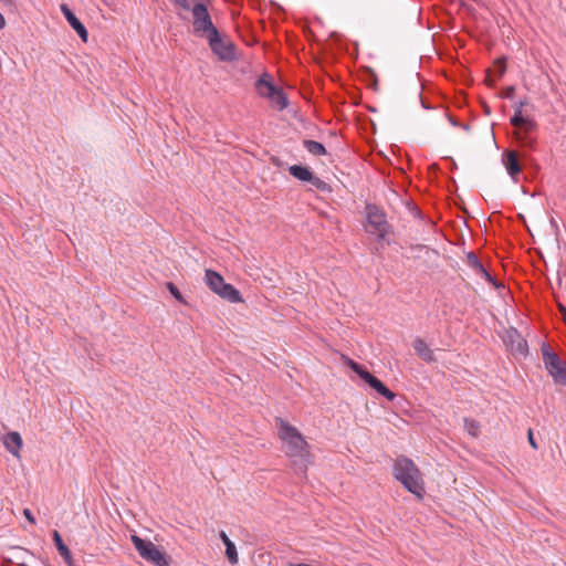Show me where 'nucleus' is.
Masks as SVG:
<instances>
[{"label": "nucleus", "instance_id": "f257e3e1", "mask_svg": "<svg viewBox=\"0 0 566 566\" xmlns=\"http://www.w3.org/2000/svg\"><path fill=\"white\" fill-rule=\"evenodd\" d=\"M392 473L403 488L417 497L421 499L424 493L421 473L416 463L406 455H399L392 465Z\"/></svg>", "mask_w": 566, "mask_h": 566}, {"label": "nucleus", "instance_id": "f03ea898", "mask_svg": "<svg viewBox=\"0 0 566 566\" xmlns=\"http://www.w3.org/2000/svg\"><path fill=\"white\" fill-rule=\"evenodd\" d=\"M528 105L527 98L521 99L514 104V114L510 119L511 125L515 128L514 138L516 143L527 149H533L535 146V138L532 133L536 129V122L523 114V107Z\"/></svg>", "mask_w": 566, "mask_h": 566}, {"label": "nucleus", "instance_id": "7ed1b4c3", "mask_svg": "<svg viewBox=\"0 0 566 566\" xmlns=\"http://www.w3.org/2000/svg\"><path fill=\"white\" fill-rule=\"evenodd\" d=\"M279 437L286 446V454L291 458H298L305 460L308 455V443L298 429L287 421L277 418Z\"/></svg>", "mask_w": 566, "mask_h": 566}, {"label": "nucleus", "instance_id": "20e7f679", "mask_svg": "<svg viewBox=\"0 0 566 566\" xmlns=\"http://www.w3.org/2000/svg\"><path fill=\"white\" fill-rule=\"evenodd\" d=\"M366 231L375 235L378 241L385 240L390 232L391 226L387 221V216L381 208L376 205L367 203L365 207Z\"/></svg>", "mask_w": 566, "mask_h": 566}, {"label": "nucleus", "instance_id": "39448f33", "mask_svg": "<svg viewBox=\"0 0 566 566\" xmlns=\"http://www.w3.org/2000/svg\"><path fill=\"white\" fill-rule=\"evenodd\" d=\"M130 539L142 558L155 566H169L166 553L159 549L153 542L145 541L137 535H132Z\"/></svg>", "mask_w": 566, "mask_h": 566}, {"label": "nucleus", "instance_id": "423d86ee", "mask_svg": "<svg viewBox=\"0 0 566 566\" xmlns=\"http://www.w3.org/2000/svg\"><path fill=\"white\" fill-rule=\"evenodd\" d=\"M193 32L200 36H208L218 29L214 27L208 8L205 3H195L192 7Z\"/></svg>", "mask_w": 566, "mask_h": 566}, {"label": "nucleus", "instance_id": "0eeeda50", "mask_svg": "<svg viewBox=\"0 0 566 566\" xmlns=\"http://www.w3.org/2000/svg\"><path fill=\"white\" fill-rule=\"evenodd\" d=\"M542 355L548 374L556 382L566 386V365L563 364L559 356L552 352L549 346L546 344H543L542 346Z\"/></svg>", "mask_w": 566, "mask_h": 566}, {"label": "nucleus", "instance_id": "6e6552de", "mask_svg": "<svg viewBox=\"0 0 566 566\" xmlns=\"http://www.w3.org/2000/svg\"><path fill=\"white\" fill-rule=\"evenodd\" d=\"M289 172L295 179L302 182H308L313 188L322 192H331V186L314 175L310 167L303 165H292L289 167Z\"/></svg>", "mask_w": 566, "mask_h": 566}, {"label": "nucleus", "instance_id": "1a4fd4ad", "mask_svg": "<svg viewBox=\"0 0 566 566\" xmlns=\"http://www.w3.org/2000/svg\"><path fill=\"white\" fill-rule=\"evenodd\" d=\"M207 40L211 51L219 60L230 62L235 59V45L230 41H224L219 30L208 35Z\"/></svg>", "mask_w": 566, "mask_h": 566}, {"label": "nucleus", "instance_id": "9d476101", "mask_svg": "<svg viewBox=\"0 0 566 566\" xmlns=\"http://www.w3.org/2000/svg\"><path fill=\"white\" fill-rule=\"evenodd\" d=\"M61 11L71 25V28L77 33L83 42H87L88 32L85 25L80 21L75 13L67 7V4H61Z\"/></svg>", "mask_w": 566, "mask_h": 566}, {"label": "nucleus", "instance_id": "9b49d317", "mask_svg": "<svg viewBox=\"0 0 566 566\" xmlns=\"http://www.w3.org/2000/svg\"><path fill=\"white\" fill-rule=\"evenodd\" d=\"M467 264L476 273H479L482 277H484L489 283L493 284L495 287L502 286L484 268V265L481 263V261L479 260L474 252L467 253Z\"/></svg>", "mask_w": 566, "mask_h": 566}, {"label": "nucleus", "instance_id": "f8f14e48", "mask_svg": "<svg viewBox=\"0 0 566 566\" xmlns=\"http://www.w3.org/2000/svg\"><path fill=\"white\" fill-rule=\"evenodd\" d=\"M364 381L369 385L375 391L384 396L387 400L392 401L396 398V394L391 391L380 379L370 373H365Z\"/></svg>", "mask_w": 566, "mask_h": 566}, {"label": "nucleus", "instance_id": "ddd939ff", "mask_svg": "<svg viewBox=\"0 0 566 566\" xmlns=\"http://www.w3.org/2000/svg\"><path fill=\"white\" fill-rule=\"evenodd\" d=\"M413 349L417 354V356L422 359L423 361L431 364L436 363L437 358L434 356V352L428 346V344L420 337H417L413 340Z\"/></svg>", "mask_w": 566, "mask_h": 566}, {"label": "nucleus", "instance_id": "4468645a", "mask_svg": "<svg viewBox=\"0 0 566 566\" xmlns=\"http://www.w3.org/2000/svg\"><path fill=\"white\" fill-rule=\"evenodd\" d=\"M255 90L260 96L269 99V97L277 90V86H275L270 76L264 73L256 80Z\"/></svg>", "mask_w": 566, "mask_h": 566}, {"label": "nucleus", "instance_id": "2eb2a0df", "mask_svg": "<svg viewBox=\"0 0 566 566\" xmlns=\"http://www.w3.org/2000/svg\"><path fill=\"white\" fill-rule=\"evenodd\" d=\"M220 539L226 546V556L231 565L238 564L239 557L235 544L229 538L224 531L219 534Z\"/></svg>", "mask_w": 566, "mask_h": 566}, {"label": "nucleus", "instance_id": "dca6fc26", "mask_svg": "<svg viewBox=\"0 0 566 566\" xmlns=\"http://www.w3.org/2000/svg\"><path fill=\"white\" fill-rule=\"evenodd\" d=\"M205 281L209 289L216 294H218V291H220L226 283L223 276L213 270L206 271Z\"/></svg>", "mask_w": 566, "mask_h": 566}, {"label": "nucleus", "instance_id": "f3484780", "mask_svg": "<svg viewBox=\"0 0 566 566\" xmlns=\"http://www.w3.org/2000/svg\"><path fill=\"white\" fill-rule=\"evenodd\" d=\"M4 446L11 454L19 455V450L22 447V438L20 433L15 431L7 433L4 437Z\"/></svg>", "mask_w": 566, "mask_h": 566}, {"label": "nucleus", "instance_id": "a211bd4d", "mask_svg": "<svg viewBox=\"0 0 566 566\" xmlns=\"http://www.w3.org/2000/svg\"><path fill=\"white\" fill-rule=\"evenodd\" d=\"M52 537H53L54 545H55L57 552L60 553V555L63 557V559L65 560V563L69 566H72L73 558H72L71 551L64 544L61 534L57 531H53Z\"/></svg>", "mask_w": 566, "mask_h": 566}, {"label": "nucleus", "instance_id": "6ab92c4d", "mask_svg": "<svg viewBox=\"0 0 566 566\" xmlns=\"http://www.w3.org/2000/svg\"><path fill=\"white\" fill-rule=\"evenodd\" d=\"M218 295L230 303H239L242 302V296L239 290H237L232 284L224 283L222 289L218 291Z\"/></svg>", "mask_w": 566, "mask_h": 566}, {"label": "nucleus", "instance_id": "aec40b11", "mask_svg": "<svg viewBox=\"0 0 566 566\" xmlns=\"http://www.w3.org/2000/svg\"><path fill=\"white\" fill-rule=\"evenodd\" d=\"M504 165H505V168H506L507 174H509L513 179H515V177H516V176L520 174V171H521V166H520V163H518V158H517L516 153H514V151L506 153V154H505V157H504Z\"/></svg>", "mask_w": 566, "mask_h": 566}, {"label": "nucleus", "instance_id": "412c9836", "mask_svg": "<svg viewBox=\"0 0 566 566\" xmlns=\"http://www.w3.org/2000/svg\"><path fill=\"white\" fill-rule=\"evenodd\" d=\"M303 147L314 156H324L326 155V148L322 143L312 139H304Z\"/></svg>", "mask_w": 566, "mask_h": 566}, {"label": "nucleus", "instance_id": "4be33fe9", "mask_svg": "<svg viewBox=\"0 0 566 566\" xmlns=\"http://www.w3.org/2000/svg\"><path fill=\"white\" fill-rule=\"evenodd\" d=\"M270 102L277 109L282 111L287 107L289 99L285 93L277 87V90L269 97Z\"/></svg>", "mask_w": 566, "mask_h": 566}, {"label": "nucleus", "instance_id": "5701e85b", "mask_svg": "<svg viewBox=\"0 0 566 566\" xmlns=\"http://www.w3.org/2000/svg\"><path fill=\"white\" fill-rule=\"evenodd\" d=\"M347 366L354 371L363 380L365 378V373H369L364 366H361L360 364L356 363L355 360L350 359V358H347Z\"/></svg>", "mask_w": 566, "mask_h": 566}, {"label": "nucleus", "instance_id": "b1692460", "mask_svg": "<svg viewBox=\"0 0 566 566\" xmlns=\"http://www.w3.org/2000/svg\"><path fill=\"white\" fill-rule=\"evenodd\" d=\"M347 366L354 371L363 380L365 378V373H369L364 366H361L360 364L356 363L355 360L350 359V358H347Z\"/></svg>", "mask_w": 566, "mask_h": 566}, {"label": "nucleus", "instance_id": "393cba45", "mask_svg": "<svg viewBox=\"0 0 566 566\" xmlns=\"http://www.w3.org/2000/svg\"><path fill=\"white\" fill-rule=\"evenodd\" d=\"M464 424H465V428L468 430V432L475 437L478 436V431H479V422L473 420V419H469V418H464Z\"/></svg>", "mask_w": 566, "mask_h": 566}, {"label": "nucleus", "instance_id": "a878e982", "mask_svg": "<svg viewBox=\"0 0 566 566\" xmlns=\"http://www.w3.org/2000/svg\"><path fill=\"white\" fill-rule=\"evenodd\" d=\"M172 2L184 10H191L195 3H203L202 0H172Z\"/></svg>", "mask_w": 566, "mask_h": 566}, {"label": "nucleus", "instance_id": "bb28decb", "mask_svg": "<svg viewBox=\"0 0 566 566\" xmlns=\"http://www.w3.org/2000/svg\"><path fill=\"white\" fill-rule=\"evenodd\" d=\"M367 76H368V80H367L368 87H370L371 90L377 92L378 91V77H377L376 73L371 69H368Z\"/></svg>", "mask_w": 566, "mask_h": 566}, {"label": "nucleus", "instance_id": "cd10ccee", "mask_svg": "<svg viewBox=\"0 0 566 566\" xmlns=\"http://www.w3.org/2000/svg\"><path fill=\"white\" fill-rule=\"evenodd\" d=\"M167 289H168V291L170 292V294H171V295H172L177 301H179V302H184V300H182V295H181L180 291L178 290V287H177L174 283H171V282L167 283Z\"/></svg>", "mask_w": 566, "mask_h": 566}, {"label": "nucleus", "instance_id": "c85d7f7f", "mask_svg": "<svg viewBox=\"0 0 566 566\" xmlns=\"http://www.w3.org/2000/svg\"><path fill=\"white\" fill-rule=\"evenodd\" d=\"M517 344L515 347V350L522 355H525L527 353V344L526 340H524L520 335H517Z\"/></svg>", "mask_w": 566, "mask_h": 566}, {"label": "nucleus", "instance_id": "c756f323", "mask_svg": "<svg viewBox=\"0 0 566 566\" xmlns=\"http://www.w3.org/2000/svg\"><path fill=\"white\" fill-rule=\"evenodd\" d=\"M514 95H515V86L512 85V86H507L504 90V92L502 94V97L507 98V99H512L514 97Z\"/></svg>", "mask_w": 566, "mask_h": 566}, {"label": "nucleus", "instance_id": "7c9ffc66", "mask_svg": "<svg viewBox=\"0 0 566 566\" xmlns=\"http://www.w3.org/2000/svg\"><path fill=\"white\" fill-rule=\"evenodd\" d=\"M495 66L497 67L499 76H502L505 73L506 66H505V60H497L495 63Z\"/></svg>", "mask_w": 566, "mask_h": 566}, {"label": "nucleus", "instance_id": "2f4dec72", "mask_svg": "<svg viewBox=\"0 0 566 566\" xmlns=\"http://www.w3.org/2000/svg\"><path fill=\"white\" fill-rule=\"evenodd\" d=\"M527 439H528V442L531 444V447L534 449V450H537L538 449V446H537V442L534 438V434H533V431L532 429H528V432H527Z\"/></svg>", "mask_w": 566, "mask_h": 566}, {"label": "nucleus", "instance_id": "473e14b6", "mask_svg": "<svg viewBox=\"0 0 566 566\" xmlns=\"http://www.w3.org/2000/svg\"><path fill=\"white\" fill-rule=\"evenodd\" d=\"M23 515L24 517L31 523V524H35L36 521H35V517L33 515V513L31 512V510L29 509H24L23 510Z\"/></svg>", "mask_w": 566, "mask_h": 566}, {"label": "nucleus", "instance_id": "72a5a7b5", "mask_svg": "<svg viewBox=\"0 0 566 566\" xmlns=\"http://www.w3.org/2000/svg\"><path fill=\"white\" fill-rule=\"evenodd\" d=\"M0 3L8 8H13L15 6V0H0Z\"/></svg>", "mask_w": 566, "mask_h": 566}, {"label": "nucleus", "instance_id": "f704fd0d", "mask_svg": "<svg viewBox=\"0 0 566 566\" xmlns=\"http://www.w3.org/2000/svg\"><path fill=\"white\" fill-rule=\"evenodd\" d=\"M448 119L452 126L459 127V125L461 124L460 122H458L454 117H452L450 115H448Z\"/></svg>", "mask_w": 566, "mask_h": 566}, {"label": "nucleus", "instance_id": "c9c22d12", "mask_svg": "<svg viewBox=\"0 0 566 566\" xmlns=\"http://www.w3.org/2000/svg\"><path fill=\"white\" fill-rule=\"evenodd\" d=\"M559 311H560V314L563 316V322L565 323L566 325V307L564 305H560L559 306Z\"/></svg>", "mask_w": 566, "mask_h": 566}, {"label": "nucleus", "instance_id": "e433bc0d", "mask_svg": "<svg viewBox=\"0 0 566 566\" xmlns=\"http://www.w3.org/2000/svg\"><path fill=\"white\" fill-rule=\"evenodd\" d=\"M6 25L4 17L0 13V30H2Z\"/></svg>", "mask_w": 566, "mask_h": 566}, {"label": "nucleus", "instance_id": "4c0bfd02", "mask_svg": "<svg viewBox=\"0 0 566 566\" xmlns=\"http://www.w3.org/2000/svg\"><path fill=\"white\" fill-rule=\"evenodd\" d=\"M459 127H461L463 130H469L470 129V125L469 124H460Z\"/></svg>", "mask_w": 566, "mask_h": 566}, {"label": "nucleus", "instance_id": "58836bf2", "mask_svg": "<svg viewBox=\"0 0 566 566\" xmlns=\"http://www.w3.org/2000/svg\"><path fill=\"white\" fill-rule=\"evenodd\" d=\"M291 566H311L308 564L300 563V564H291Z\"/></svg>", "mask_w": 566, "mask_h": 566}, {"label": "nucleus", "instance_id": "ea45409f", "mask_svg": "<svg viewBox=\"0 0 566 566\" xmlns=\"http://www.w3.org/2000/svg\"><path fill=\"white\" fill-rule=\"evenodd\" d=\"M420 99H421V104H422L423 108H427V109H428V108H430V107L427 105V103H424V101H423L421 97H420Z\"/></svg>", "mask_w": 566, "mask_h": 566}, {"label": "nucleus", "instance_id": "a19ab883", "mask_svg": "<svg viewBox=\"0 0 566 566\" xmlns=\"http://www.w3.org/2000/svg\"><path fill=\"white\" fill-rule=\"evenodd\" d=\"M485 113L490 114V108L488 106H485Z\"/></svg>", "mask_w": 566, "mask_h": 566}, {"label": "nucleus", "instance_id": "79ce46f5", "mask_svg": "<svg viewBox=\"0 0 566 566\" xmlns=\"http://www.w3.org/2000/svg\"><path fill=\"white\" fill-rule=\"evenodd\" d=\"M21 566H28V565H25V564H22Z\"/></svg>", "mask_w": 566, "mask_h": 566}, {"label": "nucleus", "instance_id": "37998d69", "mask_svg": "<svg viewBox=\"0 0 566 566\" xmlns=\"http://www.w3.org/2000/svg\"><path fill=\"white\" fill-rule=\"evenodd\" d=\"M46 566H51V565H46Z\"/></svg>", "mask_w": 566, "mask_h": 566}]
</instances>
